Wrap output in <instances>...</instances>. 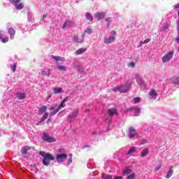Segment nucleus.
<instances>
[{
  "instance_id": "c9c22d12",
  "label": "nucleus",
  "mask_w": 179,
  "mask_h": 179,
  "mask_svg": "<svg viewBox=\"0 0 179 179\" xmlns=\"http://www.w3.org/2000/svg\"><path fill=\"white\" fill-rule=\"evenodd\" d=\"M150 42V38H148V39H146V40H145L143 41H141L140 43L141 44H148Z\"/></svg>"
},
{
  "instance_id": "4d7b16f0",
  "label": "nucleus",
  "mask_w": 179,
  "mask_h": 179,
  "mask_svg": "<svg viewBox=\"0 0 179 179\" xmlns=\"http://www.w3.org/2000/svg\"><path fill=\"white\" fill-rule=\"evenodd\" d=\"M178 16L179 17V11H178Z\"/></svg>"
},
{
  "instance_id": "b1692460",
  "label": "nucleus",
  "mask_w": 179,
  "mask_h": 179,
  "mask_svg": "<svg viewBox=\"0 0 179 179\" xmlns=\"http://www.w3.org/2000/svg\"><path fill=\"white\" fill-rule=\"evenodd\" d=\"M131 173H132V170H131V169H125V170H124V172L122 173V175H123V176H128Z\"/></svg>"
},
{
  "instance_id": "de8ad7c7",
  "label": "nucleus",
  "mask_w": 179,
  "mask_h": 179,
  "mask_svg": "<svg viewBox=\"0 0 179 179\" xmlns=\"http://www.w3.org/2000/svg\"><path fill=\"white\" fill-rule=\"evenodd\" d=\"M48 76H51V71H50V70H48L47 72Z\"/></svg>"
},
{
  "instance_id": "5701e85b",
  "label": "nucleus",
  "mask_w": 179,
  "mask_h": 179,
  "mask_svg": "<svg viewBox=\"0 0 179 179\" xmlns=\"http://www.w3.org/2000/svg\"><path fill=\"white\" fill-rule=\"evenodd\" d=\"M101 179H112V176L110 175H108L106 173H102Z\"/></svg>"
},
{
  "instance_id": "09e8293b",
  "label": "nucleus",
  "mask_w": 179,
  "mask_h": 179,
  "mask_svg": "<svg viewBox=\"0 0 179 179\" xmlns=\"http://www.w3.org/2000/svg\"><path fill=\"white\" fill-rule=\"evenodd\" d=\"M50 98H51V94H48V96H47L46 101H48Z\"/></svg>"
},
{
  "instance_id": "423d86ee",
  "label": "nucleus",
  "mask_w": 179,
  "mask_h": 179,
  "mask_svg": "<svg viewBox=\"0 0 179 179\" xmlns=\"http://www.w3.org/2000/svg\"><path fill=\"white\" fill-rule=\"evenodd\" d=\"M43 141L47 142V143H55L57 141V139L50 136L47 133L43 134L42 137Z\"/></svg>"
},
{
  "instance_id": "a18cd8bd",
  "label": "nucleus",
  "mask_w": 179,
  "mask_h": 179,
  "mask_svg": "<svg viewBox=\"0 0 179 179\" xmlns=\"http://www.w3.org/2000/svg\"><path fill=\"white\" fill-rule=\"evenodd\" d=\"M71 163H72V158L68 159L67 164L69 165V164H71Z\"/></svg>"
},
{
  "instance_id": "864d4df0",
  "label": "nucleus",
  "mask_w": 179,
  "mask_h": 179,
  "mask_svg": "<svg viewBox=\"0 0 179 179\" xmlns=\"http://www.w3.org/2000/svg\"><path fill=\"white\" fill-rule=\"evenodd\" d=\"M176 41H178V43H179V37L176 38Z\"/></svg>"
},
{
  "instance_id": "f3484780",
  "label": "nucleus",
  "mask_w": 179,
  "mask_h": 179,
  "mask_svg": "<svg viewBox=\"0 0 179 179\" xmlns=\"http://www.w3.org/2000/svg\"><path fill=\"white\" fill-rule=\"evenodd\" d=\"M149 95L152 96V99H156L157 94L156 93V91H155L154 90H150V91L149 92Z\"/></svg>"
},
{
  "instance_id": "1a4fd4ad",
  "label": "nucleus",
  "mask_w": 179,
  "mask_h": 179,
  "mask_svg": "<svg viewBox=\"0 0 179 179\" xmlns=\"http://www.w3.org/2000/svg\"><path fill=\"white\" fill-rule=\"evenodd\" d=\"M94 17H95V19H97L98 21L102 20L105 17V13H96Z\"/></svg>"
},
{
  "instance_id": "f8f14e48",
  "label": "nucleus",
  "mask_w": 179,
  "mask_h": 179,
  "mask_svg": "<svg viewBox=\"0 0 179 179\" xmlns=\"http://www.w3.org/2000/svg\"><path fill=\"white\" fill-rule=\"evenodd\" d=\"M31 149V148H30L29 146H24L21 148V154L22 155H27V152Z\"/></svg>"
},
{
  "instance_id": "2eb2a0df",
  "label": "nucleus",
  "mask_w": 179,
  "mask_h": 179,
  "mask_svg": "<svg viewBox=\"0 0 179 179\" xmlns=\"http://www.w3.org/2000/svg\"><path fill=\"white\" fill-rule=\"evenodd\" d=\"M8 34H10V39H14V35L15 34V31H14V29H8Z\"/></svg>"
},
{
  "instance_id": "6e6552de",
  "label": "nucleus",
  "mask_w": 179,
  "mask_h": 179,
  "mask_svg": "<svg viewBox=\"0 0 179 179\" xmlns=\"http://www.w3.org/2000/svg\"><path fill=\"white\" fill-rule=\"evenodd\" d=\"M67 157L66 154H59L55 157V159H57L58 163H62Z\"/></svg>"
},
{
  "instance_id": "412c9836",
  "label": "nucleus",
  "mask_w": 179,
  "mask_h": 179,
  "mask_svg": "<svg viewBox=\"0 0 179 179\" xmlns=\"http://www.w3.org/2000/svg\"><path fill=\"white\" fill-rule=\"evenodd\" d=\"M172 81H173V84H175L176 85H179V77H173L172 78Z\"/></svg>"
},
{
  "instance_id": "f704fd0d",
  "label": "nucleus",
  "mask_w": 179,
  "mask_h": 179,
  "mask_svg": "<svg viewBox=\"0 0 179 179\" xmlns=\"http://www.w3.org/2000/svg\"><path fill=\"white\" fill-rule=\"evenodd\" d=\"M167 29H169V24H164V25L163 27L162 28V31H166Z\"/></svg>"
},
{
  "instance_id": "2f4dec72",
  "label": "nucleus",
  "mask_w": 179,
  "mask_h": 179,
  "mask_svg": "<svg viewBox=\"0 0 179 179\" xmlns=\"http://www.w3.org/2000/svg\"><path fill=\"white\" fill-rule=\"evenodd\" d=\"M105 22H106V27L109 29V24L110 23V18L108 17L105 19Z\"/></svg>"
},
{
  "instance_id": "ddd939ff",
  "label": "nucleus",
  "mask_w": 179,
  "mask_h": 179,
  "mask_svg": "<svg viewBox=\"0 0 179 179\" xmlns=\"http://www.w3.org/2000/svg\"><path fill=\"white\" fill-rule=\"evenodd\" d=\"M71 27H72V21H70L69 20H65V22H64V24H62V29Z\"/></svg>"
},
{
  "instance_id": "6ab92c4d",
  "label": "nucleus",
  "mask_w": 179,
  "mask_h": 179,
  "mask_svg": "<svg viewBox=\"0 0 179 179\" xmlns=\"http://www.w3.org/2000/svg\"><path fill=\"white\" fill-rule=\"evenodd\" d=\"M17 99H18V100H22L26 99V94L25 93H20L17 95Z\"/></svg>"
},
{
  "instance_id": "58836bf2",
  "label": "nucleus",
  "mask_w": 179,
  "mask_h": 179,
  "mask_svg": "<svg viewBox=\"0 0 179 179\" xmlns=\"http://www.w3.org/2000/svg\"><path fill=\"white\" fill-rule=\"evenodd\" d=\"M85 33L91 34L92 33V30L91 29V28H87V29H85Z\"/></svg>"
},
{
  "instance_id": "49530a36",
  "label": "nucleus",
  "mask_w": 179,
  "mask_h": 179,
  "mask_svg": "<svg viewBox=\"0 0 179 179\" xmlns=\"http://www.w3.org/2000/svg\"><path fill=\"white\" fill-rule=\"evenodd\" d=\"M112 179H122V176H115Z\"/></svg>"
},
{
  "instance_id": "bb28decb",
  "label": "nucleus",
  "mask_w": 179,
  "mask_h": 179,
  "mask_svg": "<svg viewBox=\"0 0 179 179\" xmlns=\"http://www.w3.org/2000/svg\"><path fill=\"white\" fill-rule=\"evenodd\" d=\"M85 51H87V49H78V50H77V55H80L83 54L84 52H85Z\"/></svg>"
},
{
  "instance_id": "473e14b6",
  "label": "nucleus",
  "mask_w": 179,
  "mask_h": 179,
  "mask_svg": "<svg viewBox=\"0 0 179 179\" xmlns=\"http://www.w3.org/2000/svg\"><path fill=\"white\" fill-rule=\"evenodd\" d=\"M79 39H80V37L78 36H74V38H73V41L76 43H80V41H78Z\"/></svg>"
},
{
  "instance_id": "bf43d9fd",
  "label": "nucleus",
  "mask_w": 179,
  "mask_h": 179,
  "mask_svg": "<svg viewBox=\"0 0 179 179\" xmlns=\"http://www.w3.org/2000/svg\"><path fill=\"white\" fill-rule=\"evenodd\" d=\"M46 17L45 15L43 16V17Z\"/></svg>"
},
{
  "instance_id": "a19ab883",
  "label": "nucleus",
  "mask_w": 179,
  "mask_h": 179,
  "mask_svg": "<svg viewBox=\"0 0 179 179\" xmlns=\"http://www.w3.org/2000/svg\"><path fill=\"white\" fill-rule=\"evenodd\" d=\"M128 66L134 69L135 68V63L134 62H131V63H129V64H128Z\"/></svg>"
},
{
  "instance_id": "8fccbe9b",
  "label": "nucleus",
  "mask_w": 179,
  "mask_h": 179,
  "mask_svg": "<svg viewBox=\"0 0 179 179\" xmlns=\"http://www.w3.org/2000/svg\"><path fill=\"white\" fill-rule=\"evenodd\" d=\"M135 112H136V113H138V115H136V116H138V114H139V113H141V110H135Z\"/></svg>"
},
{
  "instance_id": "6e6d98bb",
  "label": "nucleus",
  "mask_w": 179,
  "mask_h": 179,
  "mask_svg": "<svg viewBox=\"0 0 179 179\" xmlns=\"http://www.w3.org/2000/svg\"><path fill=\"white\" fill-rule=\"evenodd\" d=\"M50 122V120H47V122L48 123V122Z\"/></svg>"
},
{
  "instance_id": "79ce46f5",
  "label": "nucleus",
  "mask_w": 179,
  "mask_h": 179,
  "mask_svg": "<svg viewBox=\"0 0 179 179\" xmlns=\"http://www.w3.org/2000/svg\"><path fill=\"white\" fill-rule=\"evenodd\" d=\"M134 178H135V173H132L127 178V179H134Z\"/></svg>"
},
{
  "instance_id": "603ef678",
  "label": "nucleus",
  "mask_w": 179,
  "mask_h": 179,
  "mask_svg": "<svg viewBox=\"0 0 179 179\" xmlns=\"http://www.w3.org/2000/svg\"><path fill=\"white\" fill-rule=\"evenodd\" d=\"M69 159H70V158L72 159V154H69Z\"/></svg>"
},
{
  "instance_id": "c03bdc74",
  "label": "nucleus",
  "mask_w": 179,
  "mask_h": 179,
  "mask_svg": "<svg viewBox=\"0 0 179 179\" xmlns=\"http://www.w3.org/2000/svg\"><path fill=\"white\" fill-rule=\"evenodd\" d=\"M48 76L47 73L44 71H41V76Z\"/></svg>"
},
{
  "instance_id": "3c124183",
  "label": "nucleus",
  "mask_w": 179,
  "mask_h": 179,
  "mask_svg": "<svg viewBox=\"0 0 179 179\" xmlns=\"http://www.w3.org/2000/svg\"><path fill=\"white\" fill-rule=\"evenodd\" d=\"M175 8H176V9L179 8V3L176 4V6H175Z\"/></svg>"
},
{
  "instance_id": "37998d69",
  "label": "nucleus",
  "mask_w": 179,
  "mask_h": 179,
  "mask_svg": "<svg viewBox=\"0 0 179 179\" xmlns=\"http://www.w3.org/2000/svg\"><path fill=\"white\" fill-rule=\"evenodd\" d=\"M161 167H162V165L159 164V166L155 167V171H159Z\"/></svg>"
},
{
  "instance_id": "c756f323",
  "label": "nucleus",
  "mask_w": 179,
  "mask_h": 179,
  "mask_svg": "<svg viewBox=\"0 0 179 179\" xmlns=\"http://www.w3.org/2000/svg\"><path fill=\"white\" fill-rule=\"evenodd\" d=\"M139 110H141V109L138 107H131V108H129V109H128V112Z\"/></svg>"
},
{
  "instance_id": "9b49d317",
  "label": "nucleus",
  "mask_w": 179,
  "mask_h": 179,
  "mask_svg": "<svg viewBox=\"0 0 179 179\" xmlns=\"http://www.w3.org/2000/svg\"><path fill=\"white\" fill-rule=\"evenodd\" d=\"M173 175V166H171L169 167V171H168V172L166 173V176H164V178L167 179H170V178H171V176Z\"/></svg>"
},
{
  "instance_id": "c85d7f7f",
  "label": "nucleus",
  "mask_w": 179,
  "mask_h": 179,
  "mask_svg": "<svg viewBox=\"0 0 179 179\" xmlns=\"http://www.w3.org/2000/svg\"><path fill=\"white\" fill-rule=\"evenodd\" d=\"M57 68L61 71H66V66H58Z\"/></svg>"
},
{
  "instance_id": "4c0bfd02",
  "label": "nucleus",
  "mask_w": 179,
  "mask_h": 179,
  "mask_svg": "<svg viewBox=\"0 0 179 179\" xmlns=\"http://www.w3.org/2000/svg\"><path fill=\"white\" fill-rule=\"evenodd\" d=\"M112 92H121V90H120L119 88H117V87H113L111 89Z\"/></svg>"
},
{
  "instance_id": "dca6fc26",
  "label": "nucleus",
  "mask_w": 179,
  "mask_h": 179,
  "mask_svg": "<svg viewBox=\"0 0 179 179\" xmlns=\"http://www.w3.org/2000/svg\"><path fill=\"white\" fill-rule=\"evenodd\" d=\"M47 111V106H43L38 109V114L43 115Z\"/></svg>"
},
{
  "instance_id": "aec40b11",
  "label": "nucleus",
  "mask_w": 179,
  "mask_h": 179,
  "mask_svg": "<svg viewBox=\"0 0 179 179\" xmlns=\"http://www.w3.org/2000/svg\"><path fill=\"white\" fill-rule=\"evenodd\" d=\"M149 153V149L145 148L143 151H142V152L141 153V156L142 157H145L148 155V154Z\"/></svg>"
},
{
  "instance_id": "4be33fe9",
  "label": "nucleus",
  "mask_w": 179,
  "mask_h": 179,
  "mask_svg": "<svg viewBox=\"0 0 179 179\" xmlns=\"http://www.w3.org/2000/svg\"><path fill=\"white\" fill-rule=\"evenodd\" d=\"M85 17H87V19L90 20V22H92V15L90 13H85Z\"/></svg>"
},
{
  "instance_id": "a211bd4d",
  "label": "nucleus",
  "mask_w": 179,
  "mask_h": 179,
  "mask_svg": "<svg viewBox=\"0 0 179 179\" xmlns=\"http://www.w3.org/2000/svg\"><path fill=\"white\" fill-rule=\"evenodd\" d=\"M52 59L57 61V62H64L65 58L64 57H59V56H52Z\"/></svg>"
},
{
  "instance_id": "0eeeda50",
  "label": "nucleus",
  "mask_w": 179,
  "mask_h": 179,
  "mask_svg": "<svg viewBox=\"0 0 179 179\" xmlns=\"http://www.w3.org/2000/svg\"><path fill=\"white\" fill-rule=\"evenodd\" d=\"M115 88L120 90V93H127V92L129 91V89H131V85H125L122 86H117L115 87Z\"/></svg>"
},
{
  "instance_id": "7c9ffc66",
  "label": "nucleus",
  "mask_w": 179,
  "mask_h": 179,
  "mask_svg": "<svg viewBox=\"0 0 179 179\" xmlns=\"http://www.w3.org/2000/svg\"><path fill=\"white\" fill-rule=\"evenodd\" d=\"M141 102V98L139 97H135L134 98V103L136 104Z\"/></svg>"
},
{
  "instance_id": "f03ea898",
  "label": "nucleus",
  "mask_w": 179,
  "mask_h": 179,
  "mask_svg": "<svg viewBox=\"0 0 179 179\" xmlns=\"http://www.w3.org/2000/svg\"><path fill=\"white\" fill-rule=\"evenodd\" d=\"M66 100H68V97H65L62 101H61V103L59 105H58V106H57V108L52 107L50 108V110H52V112L50 113V116L52 117L55 115V114H57V113H58L61 108L65 107V102Z\"/></svg>"
},
{
  "instance_id": "72a5a7b5",
  "label": "nucleus",
  "mask_w": 179,
  "mask_h": 179,
  "mask_svg": "<svg viewBox=\"0 0 179 179\" xmlns=\"http://www.w3.org/2000/svg\"><path fill=\"white\" fill-rule=\"evenodd\" d=\"M48 117V113H44V115L43 116V118L41 119V121H40V122L45 120V119H47Z\"/></svg>"
},
{
  "instance_id": "cd10ccee",
  "label": "nucleus",
  "mask_w": 179,
  "mask_h": 179,
  "mask_svg": "<svg viewBox=\"0 0 179 179\" xmlns=\"http://www.w3.org/2000/svg\"><path fill=\"white\" fill-rule=\"evenodd\" d=\"M0 39H1V43H6L8 42V38H1V34H0Z\"/></svg>"
},
{
  "instance_id": "393cba45",
  "label": "nucleus",
  "mask_w": 179,
  "mask_h": 179,
  "mask_svg": "<svg viewBox=\"0 0 179 179\" xmlns=\"http://www.w3.org/2000/svg\"><path fill=\"white\" fill-rule=\"evenodd\" d=\"M52 90L54 91V93L55 94H58V93H61V92L62 91V87H55V88H52Z\"/></svg>"
},
{
  "instance_id": "7ed1b4c3",
  "label": "nucleus",
  "mask_w": 179,
  "mask_h": 179,
  "mask_svg": "<svg viewBox=\"0 0 179 179\" xmlns=\"http://www.w3.org/2000/svg\"><path fill=\"white\" fill-rule=\"evenodd\" d=\"M21 0H10V3L15 7V10H20L24 8V4L20 3Z\"/></svg>"
},
{
  "instance_id": "f257e3e1",
  "label": "nucleus",
  "mask_w": 179,
  "mask_h": 179,
  "mask_svg": "<svg viewBox=\"0 0 179 179\" xmlns=\"http://www.w3.org/2000/svg\"><path fill=\"white\" fill-rule=\"evenodd\" d=\"M40 156L43 157V165L48 166L50 162L55 160L54 157L50 152H45L44 151H40L38 152Z\"/></svg>"
},
{
  "instance_id": "4468645a",
  "label": "nucleus",
  "mask_w": 179,
  "mask_h": 179,
  "mask_svg": "<svg viewBox=\"0 0 179 179\" xmlns=\"http://www.w3.org/2000/svg\"><path fill=\"white\" fill-rule=\"evenodd\" d=\"M129 138H134L135 136H136V130H135L134 127L129 128Z\"/></svg>"
},
{
  "instance_id": "e433bc0d",
  "label": "nucleus",
  "mask_w": 179,
  "mask_h": 179,
  "mask_svg": "<svg viewBox=\"0 0 179 179\" xmlns=\"http://www.w3.org/2000/svg\"><path fill=\"white\" fill-rule=\"evenodd\" d=\"M16 68H17V63L13 64V68L11 69L13 73H15V72Z\"/></svg>"
},
{
  "instance_id": "39448f33",
  "label": "nucleus",
  "mask_w": 179,
  "mask_h": 179,
  "mask_svg": "<svg viewBox=\"0 0 179 179\" xmlns=\"http://www.w3.org/2000/svg\"><path fill=\"white\" fill-rule=\"evenodd\" d=\"M173 55H174L173 51H171L168 53H166V55H164V56L162 57V62L163 63H167L169 61H170V59H171V58L173 57Z\"/></svg>"
},
{
  "instance_id": "ea45409f",
  "label": "nucleus",
  "mask_w": 179,
  "mask_h": 179,
  "mask_svg": "<svg viewBox=\"0 0 179 179\" xmlns=\"http://www.w3.org/2000/svg\"><path fill=\"white\" fill-rule=\"evenodd\" d=\"M77 115H78V110H76L73 112V118L77 117Z\"/></svg>"
},
{
  "instance_id": "13d9d810",
  "label": "nucleus",
  "mask_w": 179,
  "mask_h": 179,
  "mask_svg": "<svg viewBox=\"0 0 179 179\" xmlns=\"http://www.w3.org/2000/svg\"><path fill=\"white\" fill-rule=\"evenodd\" d=\"M58 152H61V150H59Z\"/></svg>"
},
{
  "instance_id": "a878e982",
  "label": "nucleus",
  "mask_w": 179,
  "mask_h": 179,
  "mask_svg": "<svg viewBox=\"0 0 179 179\" xmlns=\"http://www.w3.org/2000/svg\"><path fill=\"white\" fill-rule=\"evenodd\" d=\"M135 152H136V148H135L134 147H132L128 151V155H131V154H134Z\"/></svg>"
},
{
  "instance_id": "5fc2aeb1",
  "label": "nucleus",
  "mask_w": 179,
  "mask_h": 179,
  "mask_svg": "<svg viewBox=\"0 0 179 179\" xmlns=\"http://www.w3.org/2000/svg\"><path fill=\"white\" fill-rule=\"evenodd\" d=\"M178 31H179V22L178 23Z\"/></svg>"
},
{
  "instance_id": "20e7f679",
  "label": "nucleus",
  "mask_w": 179,
  "mask_h": 179,
  "mask_svg": "<svg viewBox=\"0 0 179 179\" xmlns=\"http://www.w3.org/2000/svg\"><path fill=\"white\" fill-rule=\"evenodd\" d=\"M110 36H109V38H105L103 39V43H105V44H110L115 41V36H116V31H110Z\"/></svg>"
},
{
  "instance_id": "9d476101",
  "label": "nucleus",
  "mask_w": 179,
  "mask_h": 179,
  "mask_svg": "<svg viewBox=\"0 0 179 179\" xmlns=\"http://www.w3.org/2000/svg\"><path fill=\"white\" fill-rule=\"evenodd\" d=\"M117 115V111L116 110L115 108H110L108 110V116L112 117L113 115Z\"/></svg>"
}]
</instances>
